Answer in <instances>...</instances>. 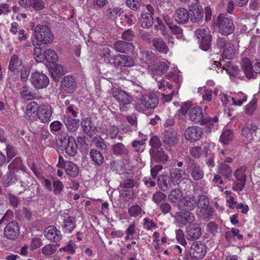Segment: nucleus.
<instances>
[{
    "label": "nucleus",
    "mask_w": 260,
    "mask_h": 260,
    "mask_svg": "<svg viewBox=\"0 0 260 260\" xmlns=\"http://www.w3.org/2000/svg\"><path fill=\"white\" fill-rule=\"evenodd\" d=\"M53 193L58 195L60 194L63 188V185L60 180H55L53 182Z\"/></svg>",
    "instance_id": "e2e57ef3"
},
{
    "label": "nucleus",
    "mask_w": 260,
    "mask_h": 260,
    "mask_svg": "<svg viewBox=\"0 0 260 260\" xmlns=\"http://www.w3.org/2000/svg\"><path fill=\"white\" fill-rule=\"evenodd\" d=\"M140 61L143 66L152 69L155 63L156 57L151 51H143L140 53Z\"/></svg>",
    "instance_id": "4468645a"
},
{
    "label": "nucleus",
    "mask_w": 260,
    "mask_h": 260,
    "mask_svg": "<svg viewBox=\"0 0 260 260\" xmlns=\"http://www.w3.org/2000/svg\"><path fill=\"white\" fill-rule=\"evenodd\" d=\"M188 114L190 119L196 123L206 124L211 121L208 116H204L202 109L199 107H194L189 109Z\"/></svg>",
    "instance_id": "39448f33"
},
{
    "label": "nucleus",
    "mask_w": 260,
    "mask_h": 260,
    "mask_svg": "<svg viewBox=\"0 0 260 260\" xmlns=\"http://www.w3.org/2000/svg\"><path fill=\"white\" fill-rule=\"evenodd\" d=\"M7 199L11 206L13 208H16L17 207L19 202V199L17 197L11 193H9L7 195Z\"/></svg>",
    "instance_id": "774afa93"
},
{
    "label": "nucleus",
    "mask_w": 260,
    "mask_h": 260,
    "mask_svg": "<svg viewBox=\"0 0 260 260\" xmlns=\"http://www.w3.org/2000/svg\"><path fill=\"white\" fill-rule=\"evenodd\" d=\"M20 95L24 100L28 101L32 100L36 97V94L26 85H23L21 88Z\"/></svg>",
    "instance_id": "37998d69"
},
{
    "label": "nucleus",
    "mask_w": 260,
    "mask_h": 260,
    "mask_svg": "<svg viewBox=\"0 0 260 260\" xmlns=\"http://www.w3.org/2000/svg\"><path fill=\"white\" fill-rule=\"evenodd\" d=\"M22 61L19 59L18 56L14 54L12 56L10 61L9 69L12 72L18 70L19 68L22 66Z\"/></svg>",
    "instance_id": "a19ab883"
},
{
    "label": "nucleus",
    "mask_w": 260,
    "mask_h": 260,
    "mask_svg": "<svg viewBox=\"0 0 260 260\" xmlns=\"http://www.w3.org/2000/svg\"><path fill=\"white\" fill-rule=\"evenodd\" d=\"M134 32L131 29L125 30L121 35V38L124 40L132 41L135 38Z\"/></svg>",
    "instance_id": "338daca9"
},
{
    "label": "nucleus",
    "mask_w": 260,
    "mask_h": 260,
    "mask_svg": "<svg viewBox=\"0 0 260 260\" xmlns=\"http://www.w3.org/2000/svg\"><path fill=\"white\" fill-rule=\"evenodd\" d=\"M207 252L206 246L200 242H193L190 248L189 254L193 259L202 258Z\"/></svg>",
    "instance_id": "1a4fd4ad"
},
{
    "label": "nucleus",
    "mask_w": 260,
    "mask_h": 260,
    "mask_svg": "<svg viewBox=\"0 0 260 260\" xmlns=\"http://www.w3.org/2000/svg\"><path fill=\"white\" fill-rule=\"evenodd\" d=\"M8 168L11 171L13 170H16V171H22L25 169L20 157H16L14 158L12 162L9 165Z\"/></svg>",
    "instance_id": "de8ad7c7"
},
{
    "label": "nucleus",
    "mask_w": 260,
    "mask_h": 260,
    "mask_svg": "<svg viewBox=\"0 0 260 260\" xmlns=\"http://www.w3.org/2000/svg\"><path fill=\"white\" fill-rule=\"evenodd\" d=\"M108 136H109L111 139H115L119 133V128L116 125L110 126L107 129Z\"/></svg>",
    "instance_id": "0e129e2a"
},
{
    "label": "nucleus",
    "mask_w": 260,
    "mask_h": 260,
    "mask_svg": "<svg viewBox=\"0 0 260 260\" xmlns=\"http://www.w3.org/2000/svg\"><path fill=\"white\" fill-rule=\"evenodd\" d=\"M187 167L190 170L191 176L194 180L197 181L203 178L204 172L199 165L194 163V160L189 159Z\"/></svg>",
    "instance_id": "f3484780"
},
{
    "label": "nucleus",
    "mask_w": 260,
    "mask_h": 260,
    "mask_svg": "<svg viewBox=\"0 0 260 260\" xmlns=\"http://www.w3.org/2000/svg\"><path fill=\"white\" fill-rule=\"evenodd\" d=\"M44 236L52 242H56L61 238L60 232L53 225H50L45 229Z\"/></svg>",
    "instance_id": "412c9836"
},
{
    "label": "nucleus",
    "mask_w": 260,
    "mask_h": 260,
    "mask_svg": "<svg viewBox=\"0 0 260 260\" xmlns=\"http://www.w3.org/2000/svg\"><path fill=\"white\" fill-rule=\"evenodd\" d=\"M197 205L196 198L191 194L186 196L178 202L177 207L181 211H192Z\"/></svg>",
    "instance_id": "6e6552de"
},
{
    "label": "nucleus",
    "mask_w": 260,
    "mask_h": 260,
    "mask_svg": "<svg viewBox=\"0 0 260 260\" xmlns=\"http://www.w3.org/2000/svg\"><path fill=\"white\" fill-rule=\"evenodd\" d=\"M233 132L230 129L224 131L220 137V141L224 145H228L233 140Z\"/></svg>",
    "instance_id": "603ef678"
},
{
    "label": "nucleus",
    "mask_w": 260,
    "mask_h": 260,
    "mask_svg": "<svg viewBox=\"0 0 260 260\" xmlns=\"http://www.w3.org/2000/svg\"><path fill=\"white\" fill-rule=\"evenodd\" d=\"M174 18L178 23L185 24L189 18V12L184 8H179L174 13Z\"/></svg>",
    "instance_id": "c85d7f7f"
},
{
    "label": "nucleus",
    "mask_w": 260,
    "mask_h": 260,
    "mask_svg": "<svg viewBox=\"0 0 260 260\" xmlns=\"http://www.w3.org/2000/svg\"><path fill=\"white\" fill-rule=\"evenodd\" d=\"M218 172L223 176L228 178L231 176L232 169L230 166L225 162H221L218 166Z\"/></svg>",
    "instance_id": "09e8293b"
},
{
    "label": "nucleus",
    "mask_w": 260,
    "mask_h": 260,
    "mask_svg": "<svg viewBox=\"0 0 260 260\" xmlns=\"http://www.w3.org/2000/svg\"><path fill=\"white\" fill-rule=\"evenodd\" d=\"M90 157L96 165L100 166L104 162V156L102 153L96 149H91L89 152Z\"/></svg>",
    "instance_id": "58836bf2"
},
{
    "label": "nucleus",
    "mask_w": 260,
    "mask_h": 260,
    "mask_svg": "<svg viewBox=\"0 0 260 260\" xmlns=\"http://www.w3.org/2000/svg\"><path fill=\"white\" fill-rule=\"evenodd\" d=\"M112 151L113 154L116 155H123L128 156L130 154V152L121 143H117L112 145Z\"/></svg>",
    "instance_id": "473e14b6"
},
{
    "label": "nucleus",
    "mask_w": 260,
    "mask_h": 260,
    "mask_svg": "<svg viewBox=\"0 0 260 260\" xmlns=\"http://www.w3.org/2000/svg\"><path fill=\"white\" fill-rule=\"evenodd\" d=\"M56 251V247L54 244H48L42 248V253L45 255L53 254Z\"/></svg>",
    "instance_id": "13d9d810"
},
{
    "label": "nucleus",
    "mask_w": 260,
    "mask_h": 260,
    "mask_svg": "<svg viewBox=\"0 0 260 260\" xmlns=\"http://www.w3.org/2000/svg\"><path fill=\"white\" fill-rule=\"evenodd\" d=\"M61 217L63 218V230L65 232L71 233L76 227L75 219L72 216H69L67 213H64Z\"/></svg>",
    "instance_id": "bb28decb"
},
{
    "label": "nucleus",
    "mask_w": 260,
    "mask_h": 260,
    "mask_svg": "<svg viewBox=\"0 0 260 260\" xmlns=\"http://www.w3.org/2000/svg\"><path fill=\"white\" fill-rule=\"evenodd\" d=\"M92 142L94 143L96 148H100L101 150L107 151V145L105 144L104 139L99 136H96L92 140Z\"/></svg>",
    "instance_id": "5fc2aeb1"
},
{
    "label": "nucleus",
    "mask_w": 260,
    "mask_h": 260,
    "mask_svg": "<svg viewBox=\"0 0 260 260\" xmlns=\"http://www.w3.org/2000/svg\"><path fill=\"white\" fill-rule=\"evenodd\" d=\"M166 199V195L160 191L156 192L152 196L153 201L157 204H159Z\"/></svg>",
    "instance_id": "680f3d73"
},
{
    "label": "nucleus",
    "mask_w": 260,
    "mask_h": 260,
    "mask_svg": "<svg viewBox=\"0 0 260 260\" xmlns=\"http://www.w3.org/2000/svg\"><path fill=\"white\" fill-rule=\"evenodd\" d=\"M169 64H170V63L167 61L159 62V64L155 71V74H164L169 69Z\"/></svg>",
    "instance_id": "4d7b16f0"
},
{
    "label": "nucleus",
    "mask_w": 260,
    "mask_h": 260,
    "mask_svg": "<svg viewBox=\"0 0 260 260\" xmlns=\"http://www.w3.org/2000/svg\"><path fill=\"white\" fill-rule=\"evenodd\" d=\"M142 208L138 205H132L128 208V213L131 217H137L141 214Z\"/></svg>",
    "instance_id": "6e6d98bb"
},
{
    "label": "nucleus",
    "mask_w": 260,
    "mask_h": 260,
    "mask_svg": "<svg viewBox=\"0 0 260 260\" xmlns=\"http://www.w3.org/2000/svg\"><path fill=\"white\" fill-rule=\"evenodd\" d=\"M141 26L144 28H149L153 24V19L150 13H143L139 18Z\"/></svg>",
    "instance_id": "72a5a7b5"
},
{
    "label": "nucleus",
    "mask_w": 260,
    "mask_h": 260,
    "mask_svg": "<svg viewBox=\"0 0 260 260\" xmlns=\"http://www.w3.org/2000/svg\"><path fill=\"white\" fill-rule=\"evenodd\" d=\"M178 136L175 129L172 127L166 129L163 139V142L168 147L175 146L178 142Z\"/></svg>",
    "instance_id": "ddd939ff"
},
{
    "label": "nucleus",
    "mask_w": 260,
    "mask_h": 260,
    "mask_svg": "<svg viewBox=\"0 0 260 260\" xmlns=\"http://www.w3.org/2000/svg\"><path fill=\"white\" fill-rule=\"evenodd\" d=\"M189 14L190 20L192 22H198L203 17V10L199 5L193 4L189 7Z\"/></svg>",
    "instance_id": "a211bd4d"
},
{
    "label": "nucleus",
    "mask_w": 260,
    "mask_h": 260,
    "mask_svg": "<svg viewBox=\"0 0 260 260\" xmlns=\"http://www.w3.org/2000/svg\"><path fill=\"white\" fill-rule=\"evenodd\" d=\"M242 69L247 78L250 79L255 78L256 75L252 63L248 58H245L242 59Z\"/></svg>",
    "instance_id": "a878e982"
},
{
    "label": "nucleus",
    "mask_w": 260,
    "mask_h": 260,
    "mask_svg": "<svg viewBox=\"0 0 260 260\" xmlns=\"http://www.w3.org/2000/svg\"><path fill=\"white\" fill-rule=\"evenodd\" d=\"M16 176L24 187H28L32 181V178L26 172L25 169L22 171L16 170Z\"/></svg>",
    "instance_id": "c756f323"
},
{
    "label": "nucleus",
    "mask_w": 260,
    "mask_h": 260,
    "mask_svg": "<svg viewBox=\"0 0 260 260\" xmlns=\"http://www.w3.org/2000/svg\"><path fill=\"white\" fill-rule=\"evenodd\" d=\"M81 125L83 132L88 136H92L96 131V127L89 118H85L81 121Z\"/></svg>",
    "instance_id": "2f4dec72"
},
{
    "label": "nucleus",
    "mask_w": 260,
    "mask_h": 260,
    "mask_svg": "<svg viewBox=\"0 0 260 260\" xmlns=\"http://www.w3.org/2000/svg\"><path fill=\"white\" fill-rule=\"evenodd\" d=\"M30 80L32 85L38 89L46 88L49 83L48 77L38 72H35L31 74Z\"/></svg>",
    "instance_id": "423d86ee"
},
{
    "label": "nucleus",
    "mask_w": 260,
    "mask_h": 260,
    "mask_svg": "<svg viewBox=\"0 0 260 260\" xmlns=\"http://www.w3.org/2000/svg\"><path fill=\"white\" fill-rule=\"evenodd\" d=\"M236 52V49L233 44L228 42L223 48V57L225 58L231 59L234 57Z\"/></svg>",
    "instance_id": "ea45409f"
},
{
    "label": "nucleus",
    "mask_w": 260,
    "mask_h": 260,
    "mask_svg": "<svg viewBox=\"0 0 260 260\" xmlns=\"http://www.w3.org/2000/svg\"><path fill=\"white\" fill-rule=\"evenodd\" d=\"M197 201V214H201V211L208 207L209 205V200L208 198L204 195H200L198 197Z\"/></svg>",
    "instance_id": "e433bc0d"
},
{
    "label": "nucleus",
    "mask_w": 260,
    "mask_h": 260,
    "mask_svg": "<svg viewBox=\"0 0 260 260\" xmlns=\"http://www.w3.org/2000/svg\"><path fill=\"white\" fill-rule=\"evenodd\" d=\"M257 127L255 124L245 125L242 129V135L245 137L248 141L254 140L256 131Z\"/></svg>",
    "instance_id": "7c9ffc66"
},
{
    "label": "nucleus",
    "mask_w": 260,
    "mask_h": 260,
    "mask_svg": "<svg viewBox=\"0 0 260 260\" xmlns=\"http://www.w3.org/2000/svg\"><path fill=\"white\" fill-rule=\"evenodd\" d=\"M123 12L122 9L119 7L110 8L106 11V15L109 19H115L119 17Z\"/></svg>",
    "instance_id": "c03bdc74"
},
{
    "label": "nucleus",
    "mask_w": 260,
    "mask_h": 260,
    "mask_svg": "<svg viewBox=\"0 0 260 260\" xmlns=\"http://www.w3.org/2000/svg\"><path fill=\"white\" fill-rule=\"evenodd\" d=\"M72 137H69L67 133H62L60 134L56 140V143L58 146L60 147H65L67 144L70 142Z\"/></svg>",
    "instance_id": "a18cd8bd"
},
{
    "label": "nucleus",
    "mask_w": 260,
    "mask_h": 260,
    "mask_svg": "<svg viewBox=\"0 0 260 260\" xmlns=\"http://www.w3.org/2000/svg\"><path fill=\"white\" fill-rule=\"evenodd\" d=\"M217 19V25L219 31L222 35L228 36L233 32L234 25L231 19L220 14Z\"/></svg>",
    "instance_id": "20e7f679"
},
{
    "label": "nucleus",
    "mask_w": 260,
    "mask_h": 260,
    "mask_svg": "<svg viewBox=\"0 0 260 260\" xmlns=\"http://www.w3.org/2000/svg\"><path fill=\"white\" fill-rule=\"evenodd\" d=\"M246 170V168L245 167L242 166L235 171L234 176L238 181L246 182L247 178L246 175H245Z\"/></svg>",
    "instance_id": "864d4df0"
},
{
    "label": "nucleus",
    "mask_w": 260,
    "mask_h": 260,
    "mask_svg": "<svg viewBox=\"0 0 260 260\" xmlns=\"http://www.w3.org/2000/svg\"><path fill=\"white\" fill-rule=\"evenodd\" d=\"M159 102L158 98L154 93H149L142 95L137 102L136 108L139 111L155 108Z\"/></svg>",
    "instance_id": "f03ea898"
},
{
    "label": "nucleus",
    "mask_w": 260,
    "mask_h": 260,
    "mask_svg": "<svg viewBox=\"0 0 260 260\" xmlns=\"http://www.w3.org/2000/svg\"><path fill=\"white\" fill-rule=\"evenodd\" d=\"M38 104L35 102L29 103L26 108V114L28 119L31 120L35 117L36 112L38 111Z\"/></svg>",
    "instance_id": "79ce46f5"
},
{
    "label": "nucleus",
    "mask_w": 260,
    "mask_h": 260,
    "mask_svg": "<svg viewBox=\"0 0 260 260\" xmlns=\"http://www.w3.org/2000/svg\"><path fill=\"white\" fill-rule=\"evenodd\" d=\"M157 183L161 190L166 191L172 187V179L168 175H160L157 177Z\"/></svg>",
    "instance_id": "cd10ccee"
},
{
    "label": "nucleus",
    "mask_w": 260,
    "mask_h": 260,
    "mask_svg": "<svg viewBox=\"0 0 260 260\" xmlns=\"http://www.w3.org/2000/svg\"><path fill=\"white\" fill-rule=\"evenodd\" d=\"M61 88L68 93H73L76 88L75 79L73 76H66L61 81Z\"/></svg>",
    "instance_id": "4be33fe9"
},
{
    "label": "nucleus",
    "mask_w": 260,
    "mask_h": 260,
    "mask_svg": "<svg viewBox=\"0 0 260 260\" xmlns=\"http://www.w3.org/2000/svg\"><path fill=\"white\" fill-rule=\"evenodd\" d=\"M44 60H47L48 62L53 63L58 60V56L53 50L50 49H47L44 52Z\"/></svg>",
    "instance_id": "8fccbe9b"
},
{
    "label": "nucleus",
    "mask_w": 260,
    "mask_h": 260,
    "mask_svg": "<svg viewBox=\"0 0 260 260\" xmlns=\"http://www.w3.org/2000/svg\"><path fill=\"white\" fill-rule=\"evenodd\" d=\"M182 196V191L179 189H175L170 191L168 196V199L171 203H176L178 201L181 199Z\"/></svg>",
    "instance_id": "3c124183"
},
{
    "label": "nucleus",
    "mask_w": 260,
    "mask_h": 260,
    "mask_svg": "<svg viewBox=\"0 0 260 260\" xmlns=\"http://www.w3.org/2000/svg\"><path fill=\"white\" fill-rule=\"evenodd\" d=\"M195 35L200 43V48L207 51L211 46L212 36L207 27H202L195 31Z\"/></svg>",
    "instance_id": "7ed1b4c3"
},
{
    "label": "nucleus",
    "mask_w": 260,
    "mask_h": 260,
    "mask_svg": "<svg viewBox=\"0 0 260 260\" xmlns=\"http://www.w3.org/2000/svg\"><path fill=\"white\" fill-rule=\"evenodd\" d=\"M150 154L151 160L156 162L163 164L169 160L168 155L162 148L151 149Z\"/></svg>",
    "instance_id": "aec40b11"
},
{
    "label": "nucleus",
    "mask_w": 260,
    "mask_h": 260,
    "mask_svg": "<svg viewBox=\"0 0 260 260\" xmlns=\"http://www.w3.org/2000/svg\"><path fill=\"white\" fill-rule=\"evenodd\" d=\"M202 129L199 126L188 127L184 133V136L186 139L194 142L200 139L202 135Z\"/></svg>",
    "instance_id": "2eb2a0df"
},
{
    "label": "nucleus",
    "mask_w": 260,
    "mask_h": 260,
    "mask_svg": "<svg viewBox=\"0 0 260 260\" xmlns=\"http://www.w3.org/2000/svg\"><path fill=\"white\" fill-rule=\"evenodd\" d=\"M170 174L172 182L174 185L179 184L188 177V175L184 170L177 168L172 169Z\"/></svg>",
    "instance_id": "5701e85b"
},
{
    "label": "nucleus",
    "mask_w": 260,
    "mask_h": 260,
    "mask_svg": "<svg viewBox=\"0 0 260 260\" xmlns=\"http://www.w3.org/2000/svg\"><path fill=\"white\" fill-rule=\"evenodd\" d=\"M114 63L116 66L129 67L134 64L135 61L130 56L118 54L114 57Z\"/></svg>",
    "instance_id": "b1692460"
},
{
    "label": "nucleus",
    "mask_w": 260,
    "mask_h": 260,
    "mask_svg": "<svg viewBox=\"0 0 260 260\" xmlns=\"http://www.w3.org/2000/svg\"><path fill=\"white\" fill-rule=\"evenodd\" d=\"M153 47L159 52L167 53L169 51L166 43L160 38H154L152 41Z\"/></svg>",
    "instance_id": "f704fd0d"
},
{
    "label": "nucleus",
    "mask_w": 260,
    "mask_h": 260,
    "mask_svg": "<svg viewBox=\"0 0 260 260\" xmlns=\"http://www.w3.org/2000/svg\"><path fill=\"white\" fill-rule=\"evenodd\" d=\"M182 212H178L174 216L176 221L184 225L187 223H191L194 220V215L190 212V211H184Z\"/></svg>",
    "instance_id": "6ab92c4d"
},
{
    "label": "nucleus",
    "mask_w": 260,
    "mask_h": 260,
    "mask_svg": "<svg viewBox=\"0 0 260 260\" xmlns=\"http://www.w3.org/2000/svg\"><path fill=\"white\" fill-rule=\"evenodd\" d=\"M169 28L172 32L176 36L177 39H182L183 38V30L178 26L173 24L171 25Z\"/></svg>",
    "instance_id": "052dcab7"
},
{
    "label": "nucleus",
    "mask_w": 260,
    "mask_h": 260,
    "mask_svg": "<svg viewBox=\"0 0 260 260\" xmlns=\"http://www.w3.org/2000/svg\"><path fill=\"white\" fill-rule=\"evenodd\" d=\"M113 48L117 52L128 53L134 51L135 46L132 43L119 40L113 44Z\"/></svg>",
    "instance_id": "dca6fc26"
},
{
    "label": "nucleus",
    "mask_w": 260,
    "mask_h": 260,
    "mask_svg": "<svg viewBox=\"0 0 260 260\" xmlns=\"http://www.w3.org/2000/svg\"><path fill=\"white\" fill-rule=\"evenodd\" d=\"M202 235L201 228L197 224L190 225L186 230V239L188 240H196Z\"/></svg>",
    "instance_id": "393cba45"
},
{
    "label": "nucleus",
    "mask_w": 260,
    "mask_h": 260,
    "mask_svg": "<svg viewBox=\"0 0 260 260\" xmlns=\"http://www.w3.org/2000/svg\"><path fill=\"white\" fill-rule=\"evenodd\" d=\"M4 236L9 240H15L19 235V225L17 222H10L4 229Z\"/></svg>",
    "instance_id": "9b49d317"
},
{
    "label": "nucleus",
    "mask_w": 260,
    "mask_h": 260,
    "mask_svg": "<svg viewBox=\"0 0 260 260\" xmlns=\"http://www.w3.org/2000/svg\"><path fill=\"white\" fill-rule=\"evenodd\" d=\"M52 114L51 107L49 104L42 105L38 107L37 115L43 123L50 120Z\"/></svg>",
    "instance_id": "f8f14e48"
},
{
    "label": "nucleus",
    "mask_w": 260,
    "mask_h": 260,
    "mask_svg": "<svg viewBox=\"0 0 260 260\" xmlns=\"http://www.w3.org/2000/svg\"><path fill=\"white\" fill-rule=\"evenodd\" d=\"M137 186V183L134 180L127 179L120 183V186L122 188H131Z\"/></svg>",
    "instance_id": "69168bd1"
},
{
    "label": "nucleus",
    "mask_w": 260,
    "mask_h": 260,
    "mask_svg": "<svg viewBox=\"0 0 260 260\" xmlns=\"http://www.w3.org/2000/svg\"><path fill=\"white\" fill-rule=\"evenodd\" d=\"M51 77L55 81H58L60 77L64 74V71L62 66L55 64L50 70Z\"/></svg>",
    "instance_id": "c9c22d12"
},
{
    "label": "nucleus",
    "mask_w": 260,
    "mask_h": 260,
    "mask_svg": "<svg viewBox=\"0 0 260 260\" xmlns=\"http://www.w3.org/2000/svg\"><path fill=\"white\" fill-rule=\"evenodd\" d=\"M79 120H76L69 117L63 118V122L67 129L70 132H75L79 127Z\"/></svg>",
    "instance_id": "4c0bfd02"
},
{
    "label": "nucleus",
    "mask_w": 260,
    "mask_h": 260,
    "mask_svg": "<svg viewBox=\"0 0 260 260\" xmlns=\"http://www.w3.org/2000/svg\"><path fill=\"white\" fill-rule=\"evenodd\" d=\"M201 212V214L197 215L205 220H209L213 213V209L212 208L208 206L202 210Z\"/></svg>",
    "instance_id": "bf43d9fd"
},
{
    "label": "nucleus",
    "mask_w": 260,
    "mask_h": 260,
    "mask_svg": "<svg viewBox=\"0 0 260 260\" xmlns=\"http://www.w3.org/2000/svg\"><path fill=\"white\" fill-rule=\"evenodd\" d=\"M64 148L66 152L69 156H74L77 152V144L75 139L74 138H72L70 142L67 144V146Z\"/></svg>",
    "instance_id": "49530a36"
},
{
    "label": "nucleus",
    "mask_w": 260,
    "mask_h": 260,
    "mask_svg": "<svg viewBox=\"0 0 260 260\" xmlns=\"http://www.w3.org/2000/svg\"><path fill=\"white\" fill-rule=\"evenodd\" d=\"M111 93L119 104L129 105L133 101V97L129 93L119 88L113 87Z\"/></svg>",
    "instance_id": "0eeeda50"
},
{
    "label": "nucleus",
    "mask_w": 260,
    "mask_h": 260,
    "mask_svg": "<svg viewBox=\"0 0 260 260\" xmlns=\"http://www.w3.org/2000/svg\"><path fill=\"white\" fill-rule=\"evenodd\" d=\"M54 36L51 29L45 25H37L35 29V38L32 41L34 46H41L51 43Z\"/></svg>",
    "instance_id": "f257e3e1"
},
{
    "label": "nucleus",
    "mask_w": 260,
    "mask_h": 260,
    "mask_svg": "<svg viewBox=\"0 0 260 260\" xmlns=\"http://www.w3.org/2000/svg\"><path fill=\"white\" fill-rule=\"evenodd\" d=\"M58 167L64 168L67 174L72 177H76L79 174V168L76 165L71 161H64L61 156H59Z\"/></svg>",
    "instance_id": "9d476101"
}]
</instances>
